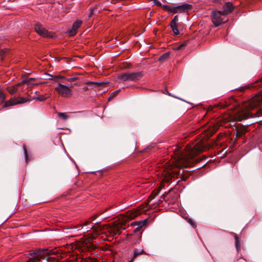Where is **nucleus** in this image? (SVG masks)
<instances>
[{"label":"nucleus","instance_id":"obj_34","mask_svg":"<svg viewBox=\"0 0 262 262\" xmlns=\"http://www.w3.org/2000/svg\"><path fill=\"white\" fill-rule=\"evenodd\" d=\"M63 77H61L60 76H56L54 77L53 79L56 81L58 80L59 79L63 78Z\"/></svg>","mask_w":262,"mask_h":262},{"label":"nucleus","instance_id":"obj_7","mask_svg":"<svg viewBox=\"0 0 262 262\" xmlns=\"http://www.w3.org/2000/svg\"><path fill=\"white\" fill-rule=\"evenodd\" d=\"M34 29L38 35L43 37L51 38L54 36L53 34L51 32H49L41 24H36L34 25Z\"/></svg>","mask_w":262,"mask_h":262},{"label":"nucleus","instance_id":"obj_36","mask_svg":"<svg viewBox=\"0 0 262 262\" xmlns=\"http://www.w3.org/2000/svg\"><path fill=\"white\" fill-rule=\"evenodd\" d=\"M134 259H133V258H132L130 259V260H129L128 262H133V261H134Z\"/></svg>","mask_w":262,"mask_h":262},{"label":"nucleus","instance_id":"obj_28","mask_svg":"<svg viewBox=\"0 0 262 262\" xmlns=\"http://www.w3.org/2000/svg\"><path fill=\"white\" fill-rule=\"evenodd\" d=\"M47 98L46 97H45L44 96H40V97H37L36 98H33L32 99H36V100H39L40 101H42L45 100Z\"/></svg>","mask_w":262,"mask_h":262},{"label":"nucleus","instance_id":"obj_37","mask_svg":"<svg viewBox=\"0 0 262 262\" xmlns=\"http://www.w3.org/2000/svg\"><path fill=\"white\" fill-rule=\"evenodd\" d=\"M190 221V224H192V222L191 221Z\"/></svg>","mask_w":262,"mask_h":262},{"label":"nucleus","instance_id":"obj_38","mask_svg":"<svg viewBox=\"0 0 262 262\" xmlns=\"http://www.w3.org/2000/svg\"><path fill=\"white\" fill-rule=\"evenodd\" d=\"M259 112L262 114V111H259Z\"/></svg>","mask_w":262,"mask_h":262},{"label":"nucleus","instance_id":"obj_24","mask_svg":"<svg viewBox=\"0 0 262 262\" xmlns=\"http://www.w3.org/2000/svg\"><path fill=\"white\" fill-rule=\"evenodd\" d=\"M162 8L164 10L172 13L173 6H170L169 5H163L162 6Z\"/></svg>","mask_w":262,"mask_h":262},{"label":"nucleus","instance_id":"obj_17","mask_svg":"<svg viewBox=\"0 0 262 262\" xmlns=\"http://www.w3.org/2000/svg\"><path fill=\"white\" fill-rule=\"evenodd\" d=\"M17 104V99L15 98H12L10 100L6 101L4 105V107H6L10 106H13L16 105Z\"/></svg>","mask_w":262,"mask_h":262},{"label":"nucleus","instance_id":"obj_2","mask_svg":"<svg viewBox=\"0 0 262 262\" xmlns=\"http://www.w3.org/2000/svg\"><path fill=\"white\" fill-rule=\"evenodd\" d=\"M261 103L262 96L259 95H255L248 101L243 103L242 110L236 115L235 119L237 121H241L252 117V114L249 111L260 106Z\"/></svg>","mask_w":262,"mask_h":262},{"label":"nucleus","instance_id":"obj_11","mask_svg":"<svg viewBox=\"0 0 262 262\" xmlns=\"http://www.w3.org/2000/svg\"><path fill=\"white\" fill-rule=\"evenodd\" d=\"M179 18L177 15H176L173 19L171 21L170 25V27L175 35H179L180 34L179 31L178 29Z\"/></svg>","mask_w":262,"mask_h":262},{"label":"nucleus","instance_id":"obj_5","mask_svg":"<svg viewBox=\"0 0 262 262\" xmlns=\"http://www.w3.org/2000/svg\"><path fill=\"white\" fill-rule=\"evenodd\" d=\"M72 85L69 86L59 83L58 86L55 88V90L57 92L59 95L64 98H69L72 95Z\"/></svg>","mask_w":262,"mask_h":262},{"label":"nucleus","instance_id":"obj_4","mask_svg":"<svg viewBox=\"0 0 262 262\" xmlns=\"http://www.w3.org/2000/svg\"><path fill=\"white\" fill-rule=\"evenodd\" d=\"M120 226L118 225H113L112 226L108 225H99L97 227V231L96 234L98 233L99 230L102 231V233H105L108 232L110 234L114 235L119 233L120 232Z\"/></svg>","mask_w":262,"mask_h":262},{"label":"nucleus","instance_id":"obj_31","mask_svg":"<svg viewBox=\"0 0 262 262\" xmlns=\"http://www.w3.org/2000/svg\"><path fill=\"white\" fill-rule=\"evenodd\" d=\"M120 91V90H118V91H115L114 92H113L111 94V97H110L109 99H110L111 98H113L116 95H117V94L118 93V92Z\"/></svg>","mask_w":262,"mask_h":262},{"label":"nucleus","instance_id":"obj_16","mask_svg":"<svg viewBox=\"0 0 262 262\" xmlns=\"http://www.w3.org/2000/svg\"><path fill=\"white\" fill-rule=\"evenodd\" d=\"M21 85H23V84H22V82H21L20 83H17L15 85H13L12 86L9 87L8 88V91H9V93L11 94H13L15 93L18 91V88L19 86H21Z\"/></svg>","mask_w":262,"mask_h":262},{"label":"nucleus","instance_id":"obj_22","mask_svg":"<svg viewBox=\"0 0 262 262\" xmlns=\"http://www.w3.org/2000/svg\"><path fill=\"white\" fill-rule=\"evenodd\" d=\"M169 58V53H166L164 54H163L160 58L159 60L161 61H165L167 60Z\"/></svg>","mask_w":262,"mask_h":262},{"label":"nucleus","instance_id":"obj_35","mask_svg":"<svg viewBox=\"0 0 262 262\" xmlns=\"http://www.w3.org/2000/svg\"><path fill=\"white\" fill-rule=\"evenodd\" d=\"M88 87H87V86H85V87H84V88H83V90H84V91H87V90H88Z\"/></svg>","mask_w":262,"mask_h":262},{"label":"nucleus","instance_id":"obj_12","mask_svg":"<svg viewBox=\"0 0 262 262\" xmlns=\"http://www.w3.org/2000/svg\"><path fill=\"white\" fill-rule=\"evenodd\" d=\"M82 21L80 20L75 21L73 24L71 29L69 31V35L71 36L75 35L77 33V29L80 27Z\"/></svg>","mask_w":262,"mask_h":262},{"label":"nucleus","instance_id":"obj_27","mask_svg":"<svg viewBox=\"0 0 262 262\" xmlns=\"http://www.w3.org/2000/svg\"><path fill=\"white\" fill-rule=\"evenodd\" d=\"M23 149H24V154H25V156L26 161L27 163L28 161V155H27V149H26L25 146H23Z\"/></svg>","mask_w":262,"mask_h":262},{"label":"nucleus","instance_id":"obj_29","mask_svg":"<svg viewBox=\"0 0 262 262\" xmlns=\"http://www.w3.org/2000/svg\"><path fill=\"white\" fill-rule=\"evenodd\" d=\"M96 8L95 7H94V8H91V12L89 15V17L90 18L91 17H92V16L94 14V11L96 10Z\"/></svg>","mask_w":262,"mask_h":262},{"label":"nucleus","instance_id":"obj_25","mask_svg":"<svg viewBox=\"0 0 262 262\" xmlns=\"http://www.w3.org/2000/svg\"><path fill=\"white\" fill-rule=\"evenodd\" d=\"M58 116L64 120H67L69 118V116L64 113H58Z\"/></svg>","mask_w":262,"mask_h":262},{"label":"nucleus","instance_id":"obj_33","mask_svg":"<svg viewBox=\"0 0 262 262\" xmlns=\"http://www.w3.org/2000/svg\"><path fill=\"white\" fill-rule=\"evenodd\" d=\"M77 79V78H76V77H73V78H68V79H67V80L69 82H73V81H75Z\"/></svg>","mask_w":262,"mask_h":262},{"label":"nucleus","instance_id":"obj_1","mask_svg":"<svg viewBox=\"0 0 262 262\" xmlns=\"http://www.w3.org/2000/svg\"><path fill=\"white\" fill-rule=\"evenodd\" d=\"M207 149L202 140L188 144L185 147V152L182 150L180 146H173L171 148L173 151L172 160L162 165L159 173L162 177L161 183L168 182L172 178L174 172H176L172 170L173 167L179 168L188 167L192 163L191 161L194 156Z\"/></svg>","mask_w":262,"mask_h":262},{"label":"nucleus","instance_id":"obj_21","mask_svg":"<svg viewBox=\"0 0 262 262\" xmlns=\"http://www.w3.org/2000/svg\"><path fill=\"white\" fill-rule=\"evenodd\" d=\"M6 99V94L4 93L3 90L0 89V104L3 103Z\"/></svg>","mask_w":262,"mask_h":262},{"label":"nucleus","instance_id":"obj_14","mask_svg":"<svg viewBox=\"0 0 262 262\" xmlns=\"http://www.w3.org/2000/svg\"><path fill=\"white\" fill-rule=\"evenodd\" d=\"M94 224L93 223H90L89 221H86L82 225V229L84 231H89L94 228Z\"/></svg>","mask_w":262,"mask_h":262},{"label":"nucleus","instance_id":"obj_18","mask_svg":"<svg viewBox=\"0 0 262 262\" xmlns=\"http://www.w3.org/2000/svg\"><path fill=\"white\" fill-rule=\"evenodd\" d=\"M34 80H35L34 78H30L28 80L23 79L21 81V82H22L23 84H24L25 83H28V84L31 85H36L40 84V83L34 82Z\"/></svg>","mask_w":262,"mask_h":262},{"label":"nucleus","instance_id":"obj_23","mask_svg":"<svg viewBox=\"0 0 262 262\" xmlns=\"http://www.w3.org/2000/svg\"><path fill=\"white\" fill-rule=\"evenodd\" d=\"M88 83L90 84H94L96 85V87H98V88L103 86L104 85H106V84H107L105 82H90V81L88 82Z\"/></svg>","mask_w":262,"mask_h":262},{"label":"nucleus","instance_id":"obj_8","mask_svg":"<svg viewBox=\"0 0 262 262\" xmlns=\"http://www.w3.org/2000/svg\"><path fill=\"white\" fill-rule=\"evenodd\" d=\"M230 106H232L230 108L231 110H234L238 106V103L232 97L225 100L224 102L219 103L216 105L217 107H220V108H225Z\"/></svg>","mask_w":262,"mask_h":262},{"label":"nucleus","instance_id":"obj_32","mask_svg":"<svg viewBox=\"0 0 262 262\" xmlns=\"http://www.w3.org/2000/svg\"><path fill=\"white\" fill-rule=\"evenodd\" d=\"M235 246L237 248V249L238 250V237L236 235L235 236Z\"/></svg>","mask_w":262,"mask_h":262},{"label":"nucleus","instance_id":"obj_20","mask_svg":"<svg viewBox=\"0 0 262 262\" xmlns=\"http://www.w3.org/2000/svg\"><path fill=\"white\" fill-rule=\"evenodd\" d=\"M17 99V104H23L31 100L32 98L20 97Z\"/></svg>","mask_w":262,"mask_h":262},{"label":"nucleus","instance_id":"obj_26","mask_svg":"<svg viewBox=\"0 0 262 262\" xmlns=\"http://www.w3.org/2000/svg\"><path fill=\"white\" fill-rule=\"evenodd\" d=\"M94 238L95 237L93 235L87 237L85 240V244L90 243L91 241L94 239Z\"/></svg>","mask_w":262,"mask_h":262},{"label":"nucleus","instance_id":"obj_3","mask_svg":"<svg viewBox=\"0 0 262 262\" xmlns=\"http://www.w3.org/2000/svg\"><path fill=\"white\" fill-rule=\"evenodd\" d=\"M148 209V205L145 204L141 205L135 210L127 212L125 216L123 217V221L121 222V223L123 225L125 224L128 220L134 219L142 213L146 212Z\"/></svg>","mask_w":262,"mask_h":262},{"label":"nucleus","instance_id":"obj_9","mask_svg":"<svg viewBox=\"0 0 262 262\" xmlns=\"http://www.w3.org/2000/svg\"><path fill=\"white\" fill-rule=\"evenodd\" d=\"M225 16L226 15H223V13L222 11L212 12L211 20L214 26L215 27H217L224 23L225 21L222 17Z\"/></svg>","mask_w":262,"mask_h":262},{"label":"nucleus","instance_id":"obj_15","mask_svg":"<svg viewBox=\"0 0 262 262\" xmlns=\"http://www.w3.org/2000/svg\"><path fill=\"white\" fill-rule=\"evenodd\" d=\"M146 223H147V220L146 219L144 220L143 221L135 222L134 223V224L135 225L138 226V227L134 230V232H136L138 231H139V230L141 228H142V227H143L144 226H145L146 225Z\"/></svg>","mask_w":262,"mask_h":262},{"label":"nucleus","instance_id":"obj_6","mask_svg":"<svg viewBox=\"0 0 262 262\" xmlns=\"http://www.w3.org/2000/svg\"><path fill=\"white\" fill-rule=\"evenodd\" d=\"M142 77V74L141 72L124 73L118 76V79L123 81H136L141 78Z\"/></svg>","mask_w":262,"mask_h":262},{"label":"nucleus","instance_id":"obj_19","mask_svg":"<svg viewBox=\"0 0 262 262\" xmlns=\"http://www.w3.org/2000/svg\"><path fill=\"white\" fill-rule=\"evenodd\" d=\"M140 254H146V252L143 250H138V249H134V254L133 256V259H135L138 255Z\"/></svg>","mask_w":262,"mask_h":262},{"label":"nucleus","instance_id":"obj_13","mask_svg":"<svg viewBox=\"0 0 262 262\" xmlns=\"http://www.w3.org/2000/svg\"><path fill=\"white\" fill-rule=\"evenodd\" d=\"M233 10L232 4L230 2H227L224 6V10L222 11L223 15H227L231 13Z\"/></svg>","mask_w":262,"mask_h":262},{"label":"nucleus","instance_id":"obj_30","mask_svg":"<svg viewBox=\"0 0 262 262\" xmlns=\"http://www.w3.org/2000/svg\"><path fill=\"white\" fill-rule=\"evenodd\" d=\"M152 1L153 2L154 4L155 5L158 6H162L161 2L160 1H159L158 0H152Z\"/></svg>","mask_w":262,"mask_h":262},{"label":"nucleus","instance_id":"obj_10","mask_svg":"<svg viewBox=\"0 0 262 262\" xmlns=\"http://www.w3.org/2000/svg\"><path fill=\"white\" fill-rule=\"evenodd\" d=\"M192 7V5L188 4H184L174 7L173 6L172 13L175 14L185 12L191 9Z\"/></svg>","mask_w":262,"mask_h":262}]
</instances>
